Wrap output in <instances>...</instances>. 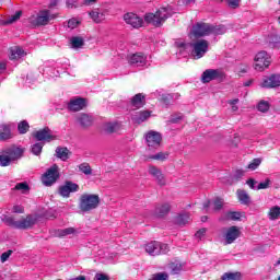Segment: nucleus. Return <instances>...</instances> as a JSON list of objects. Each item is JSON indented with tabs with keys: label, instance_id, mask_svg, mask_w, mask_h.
Instances as JSON below:
<instances>
[{
	"label": "nucleus",
	"instance_id": "bb28decb",
	"mask_svg": "<svg viewBox=\"0 0 280 280\" xmlns=\"http://www.w3.org/2000/svg\"><path fill=\"white\" fill-rule=\"evenodd\" d=\"M70 45L72 49H80L81 47H84V38L80 36H74L70 39Z\"/></svg>",
	"mask_w": 280,
	"mask_h": 280
},
{
	"label": "nucleus",
	"instance_id": "6ab92c4d",
	"mask_svg": "<svg viewBox=\"0 0 280 280\" xmlns=\"http://www.w3.org/2000/svg\"><path fill=\"white\" fill-rule=\"evenodd\" d=\"M241 235V232L237 226L233 225L230 226L229 230L226 231V244H232L235 242Z\"/></svg>",
	"mask_w": 280,
	"mask_h": 280
},
{
	"label": "nucleus",
	"instance_id": "412c9836",
	"mask_svg": "<svg viewBox=\"0 0 280 280\" xmlns=\"http://www.w3.org/2000/svg\"><path fill=\"white\" fill-rule=\"evenodd\" d=\"M131 106L132 108H143L145 106V96L141 93L136 94L131 98Z\"/></svg>",
	"mask_w": 280,
	"mask_h": 280
},
{
	"label": "nucleus",
	"instance_id": "c85d7f7f",
	"mask_svg": "<svg viewBox=\"0 0 280 280\" xmlns=\"http://www.w3.org/2000/svg\"><path fill=\"white\" fill-rule=\"evenodd\" d=\"M121 128V125L119 122H107L104 126L105 132H108L109 135L113 132H117Z\"/></svg>",
	"mask_w": 280,
	"mask_h": 280
},
{
	"label": "nucleus",
	"instance_id": "423d86ee",
	"mask_svg": "<svg viewBox=\"0 0 280 280\" xmlns=\"http://www.w3.org/2000/svg\"><path fill=\"white\" fill-rule=\"evenodd\" d=\"M272 62L270 55L266 50L258 51L254 57L255 71H266Z\"/></svg>",
	"mask_w": 280,
	"mask_h": 280
},
{
	"label": "nucleus",
	"instance_id": "f8f14e48",
	"mask_svg": "<svg viewBox=\"0 0 280 280\" xmlns=\"http://www.w3.org/2000/svg\"><path fill=\"white\" fill-rule=\"evenodd\" d=\"M222 78H224V73L222 71L215 69H208L205 70L201 74V82L203 84H207L209 82H212V80H220Z\"/></svg>",
	"mask_w": 280,
	"mask_h": 280
},
{
	"label": "nucleus",
	"instance_id": "aec40b11",
	"mask_svg": "<svg viewBox=\"0 0 280 280\" xmlns=\"http://www.w3.org/2000/svg\"><path fill=\"white\" fill-rule=\"evenodd\" d=\"M77 121L82 128H89V126H93V116L89 114H79L77 116Z\"/></svg>",
	"mask_w": 280,
	"mask_h": 280
},
{
	"label": "nucleus",
	"instance_id": "f704fd0d",
	"mask_svg": "<svg viewBox=\"0 0 280 280\" xmlns=\"http://www.w3.org/2000/svg\"><path fill=\"white\" fill-rule=\"evenodd\" d=\"M168 269L171 275H178L182 271V264L180 262H170Z\"/></svg>",
	"mask_w": 280,
	"mask_h": 280
},
{
	"label": "nucleus",
	"instance_id": "58836bf2",
	"mask_svg": "<svg viewBox=\"0 0 280 280\" xmlns=\"http://www.w3.org/2000/svg\"><path fill=\"white\" fill-rule=\"evenodd\" d=\"M261 165V158L254 159L246 167V170H249V172H255L257 167Z\"/></svg>",
	"mask_w": 280,
	"mask_h": 280
},
{
	"label": "nucleus",
	"instance_id": "7ed1b4c3",
	"mask_svg": "<svg viewBox=\"0 0 280 280\" xmlns=\"http://www.w3.org/2000/svg\"><path fill=\"white\" fill-rule=\"evenodd\" d=\"M173 12L170 7L167 8H160L155 14L154 13H147L144 16V21L154 25L155 27H161L170 16H172Z\"/></svg>",
	"mask_w": 280,
	"mask_h": 280
},
{
	"label": "nucleus",
	"instance_id": "a19ab883",
	"mask_svg": "<svg viewBox=\"0 0 280 280\" xmlns=\"http://www.w3.org/2000/svg\"><path fill=\"white\" fill-rule=\"evenodd\" d=\"M18 130L20 135H25L30 130V124L26 120H22L18 125Z\"/></svg>",
	"mask_w": 280,
	"mask_h": 280
},
{
	"label": "nucleus",
	"instance_id": "1a4fd4ad",
	"mask_svg": "<svg viewBox=\"0 0 280 280\" xmlns=\"http://www.w3.org/2000/svg\"><path fill=\"white\" fill-rule=\"evenodd\" d=\"M211 34V25L207 23H197L192 26L189 34L190 38H202V36H209Z\"/></svg>",
	"mask_w": 280,
	"mask_h": 280
},
{
	"label": "nucleus",
	"instance_id": "bf43d9fd",
	"mask_svg": "<svg viewBox=\"0 0 280 280\" xmlns=\"http://www.w3.org/2000/svg\"><path fill=\"white\" fill-rule=\"evenodd\" d=\"M155 183H158L160 186H165L166 180L164 176H158L155 177Z\"/></svg>",
	"mask_w": 280,
	"mask_h": 280
},
{
	"label": "nucleus",
	"instance_id": "f3484780",
	"mask_svg": "<svg viewBox=\"0 0 280 280\" xmlns=\"http://www.w3.org/2000/svg\"><path fill=\"white\" fill-rule=\"evenodd\" d=\"M86 106V100L84 98H73L70 101L68 108L72 110V113H78V110H82Z\"/></svg>",
	"mask_w": 280,
	"mask_h": 280
},
{
	"label": "nucleus",
	"instance_id": "69168bd1",
	"mask_svg": "<svg viewBox=\"0 0 280 280\" xmlns=\"http://www.w3.org/2000/svg\"><path fill=\"white\" fill-rule=\"evenodd\" d=\"M177 47H180L182 49H188L189 44L183 43V42H177Z\"/></svg>",
	"mask_w": 280,
	"mask_h": 280
},
{
	"label": "nucleus",
	"instance_id": "37998d69",
	"mask_svg": "<svg viewBox=\"0 0 280 280\" xmlns=\"http://www.w3.org/2000/svg\"><path fill=\"white\" fill-rule=\"evenodd\" d=\"M225 33H226V27H224L223 25H219V26L211 25V34H214L215 36H220Z\"/></svg>",
	"mask_w": 280,
	"mask_h": 280
},
{
	"label": "nucleus",
	"instance_id": "ddd939ff",
	"mask_svg": "<svg viewBox=\"0 0 280 280\" xmlns=\"http://www.w3.org/2000/svg\"><path fill=\"white\" fill-rule=\"evenodd\" d=\"M128 62L131 67H145L148 65V57L142 52H136L128 56Z\"/></svg>",
	"mask_w": 280,
	"mask_h": 280
},
{
	"label": "nucleus",
	"instance_id": "864d4df0",
	"mask_svg": "<svg viewBox=\"0 0 280 280\" xmlns=\"http://www.w3.org/2000/svg\"><path fill=\"white\" fill-rule=\"evenodd\" d=\"M149 174H151V176H161L162 173L156 166H150Z\"/></svg>",
	"mask_w": 280,
	"mask_h": 280
},
{
	"label": "nucleus",
	"instance_id": "6e6d98bb",
	"mask_svg": "<svg viewBox=\"0 0 280 280\" xmlns=\"http://www.w3.org/2000/svg\"><path fill=\"white\" fill-rule=\"evenodd\" d=\"M93 280H110L109 276L103 275V273H97L94 276Z\"/></svg>",
	"mask_w": 280,
	"mask_h": 280
},
{
	"label": "nucleus",
	"instance_id": "f03ea898",
	"mask_svg": "<svg viewBox=\"0 0 280 280\" xmlns=\"http://www.w3.org/2000/svg\"><path fill=\"white\" fill-rule=\"evenodd\" d=\"M23 152H24L23 149L16 145H11L3 149L0 152L1 167H8V165H12V163H14L15 161H19V159H22Z\"/></svg>",
	"mask_w": 280,
	"mask_h": 280
},
{
	"label": "nucleus",
	"instance_id": "4c0bfd02",
	"mask_svg": "<svg viewBox=\"0 0 280 280\" xmlns=\"http://www.w3.org/2000/svg\"><path fill=\"white\" fill-rule=\"evenodd\" d=\"M269 218L271 221H276V220L280 219V207L279 206H275L270 209Z\"/></svg>",
	"mask_w": 280,
	"mask_h": 280
},
{
	"label": "nucleus",
	"instance_id": "20e7f679",
	"mask_svg": "<svg viewBox=\"0 0 280 280\" xmlns=\"http://www.w3.org/2000/svg\"><path fill=\"white\" fill-rule=\"evenodd\" d=\"M54 19H56V14L51 13V11L47 9H44L38 12H34L28 18V23L34 27H40L43 25H49Z\"/></svg>",
	"mask_w": 280,
	"mask_h": 280
},
{
	"label": "nucleus",
	"instance_id": "774afa93",
	"mask_svg": "<svg viewBox=\"0 0 280 280\" xmlns=\"http://www.w3.org/2000/svg\"><path fill=\"white\" fill-rule=\"evenodd\" d=\"M71 280H86V276H78L77 278Z\"/></svg>",
	"mask_w": 280,
	"mask_h": 280
},
{
	"label": "nucleus",
	"instance_id": "4d7b16f0",
	"mask_svg": "<svg viewBox=\"0 0 280 280\" xmlns=\"http://www.w3.org/2000/svg\"><path fill=\"white\" fill-rule=\"evenodd\" d=\"M67 8H78V0H67Z\"/></svg>",
	"mask_w": 280,
	"mask_h": 280
},
{
	"label": "nucleus",
	"instance_id": "052dcab7",
	"mask_svg": "<svg viewBox=\"0 0 280 280\" xmlns=\"http://www.w3.org/2000/svg\"><path fill=\"white\" fill-rule=\"evenodd\" d=\"M246 184L249 186L250 189H255V185L257 184V180L249 178Z\"/></svg>",
	"mask_w": 280,
	"mask_h": 280
},
{
	"label": "nucleus",
	"instance_id": "3c124183",
	"mask_svg": "<svg viewBox=\"0 0 280 280\" xmlns=\"http://www.w3.org/2000/svg\"><path fill=\"white\" fill-rule=\"evenodd\" d=\"M269 185H270V179L267 178V179H265V182L259 183L258 186L256 187V189H257V190H260V189H268V188H269Z\"/></svg>",
	"mask_w": 280,
	"mask_h": 280
},
{
	"label": "nucleus",
	"instance_id": "0eeeda50",
	"mask_svg": "<svg viewBox=\"0 0 280 280\" xmlns=\"http://www.w3.org/2000/svg\"><path fill=\"white\" fill-rule=\"evenodd\" d=\"M145 253L151 256L165 255L170 252V247L165 243H160L158 241H153L151 243L145 244Z\"/></svg>",
	"mask_w": 280,
	"mask_h": 280
},
{
	"label": "nucleus",
	"instance_id": "a878e982",
	"mask_svg": "<svg viewBox=\"0 0 280 280\" xmlns=\"http://www.w3.org/2000/svg\"><path fill=\"white\" fill-rule=\"evenodd\" d=\"M69 154H71V152H69V149L67 148L59 147L56 149V156L61 161H69Z\"/></svg>",
	"mask_w": 280,
	"mask_h": 280
},
{
	"label": "nucleus",
	"instance_id": "6e6552de",
	"mask_svg": "<svg viewBox=\"0 0 280 280\" xmlns=\"http://www.w3.org/2000/svg\"><path fill=\"white\" fill-rule=\"evenodd\" d=\"M149 150H159L163 141V136L159 131L150 130L144 135Z\"/></svg>",
	"mask_w": 280,
	"mask_h": 280
},
{
	"label": "nucleus",
	"instance_id": "c756f323",
	"mask_svg": "<svg viewBox=\"0 0 280 280\" xmlns=\"http://www.w3.org/2000/svg\"><path fill=\"white\" fill-rule=\"evenodd\" d=\"M90 16L94 21V23H102V21L106 19V15L100 11H91Z\"/></svg>",
	"mask_w": 280,
	"mask_h": 280
},
{
	"label": "nucleus",
	"instance_id": "7c9ffc66",
	"mask_svg": "<svg viewBox=\"0 0 280 280\" xmlns=\"http://www.w3.org/2000/svg\"><path fill=\"white\" fill-rule=\"evenodd\" d=\"M77 233V230L74 228H68L65 230H56V236L57 237H65L67 235H74Z\"/></svg>",
	"mask_w": 280,
	"mask_h": 280
},
{
	"label": "nucleus",
	"instance_id": "338daca9",
	"mask_svg": "<svg viewBox=\"0 0 280 280\" xmlns=\"http://www.w3.org/2000/svg\"><path fill=\"white\" fill-rule=\"evenodd\" d=\"M2 71H5V62L0 63V73H2Z\"/></svg>",
	"mask_w": 280,
	"mask_h": 280
},
{
	"label": "nucleus",
	"instance_id": "49530a36",
	"mask_svg": "<svg viewBox=\"0 0 280 280\" xmlns=\"http://www.w3.org/2000/svg\"><path fill=\"white\" fill-rule=\"evenodd\" d=\"M228 104H230L233 113H237V110H240V107L237 106V104H240V98H234L228 102Z\"/></svg>",
	"mask_w": 280,
	"mask_h": 280
},
{
	"label": "nucleus",
	"instance_id": "5701e85b",
	"mask_svg": "<svg viewBox=\"0 0 280 280\" xmlns=\"http://www.w3.org/2000/svg\"><path fill=\"white\" fill-rule=\"evenodd\" d=\"M0 139L2 141L12 139V130L10 129V125H0Z\"/></svg>",
	"mask_w": 280,
	"mask_h": 280
},
{
	"label": "nucleus",
	"instance_id": "72a5a7b5",
	"mask_svg": "<svg viewBox=\"0 0 280 280\" xmlns=\"http://www.w3.org/2000/svg\"><path fill=\"white\" fill-rule=\"evenodd\" d=\"M78 167L85 176H91V174H93V168H91V165L86 162L81 163Z\"/></svg>",
	"mask_w": 280,
	"mask_h": 280
},
{
	"label": "nucleus",
	"instance_id": "f257e3e1",
	"mask_svg": "<svg viewBox=\"0 0 280 280\" xmlns=\"http://www.w3.org/2000/svg\"><path fill=\"white\" fill-rule=\"evenodd\" d=\"M3 222L11 229L28 230L34 228L37 222V218L34 214H27L25 218L20 220H15L14 217H4Z\"/></svg>",
	"mask_w": 280,
	"mask_h": 280
},
{
	"label": "nucleus",
	"instance_id": "dca6fc26",
	"mask_svg": "<svg viewBox=\"0 0 280 280\" xmlns=\"http://www.w3.org/2000/svg\"><path fill=\"white\" fill-rule=\"evenodd\" d=\"M260 86L261 89H277V86H280V75L272 74L270 77H266L262 79Z\"/></svg>",
	"mask_w": 280,
	"mask_h": 280
},
{
	"label": "nucleus",
	"instance_id": "9b49d317",
	"mask_svg": "<svg viewBox=\"0 0 280 280\" xmlns=\"http://www.w3.org/2000/svg\"><path fill=\"white\" fill-rule=\"evenodd\" d=\"M80 190V186H78L72 180H66L62 186H59V195L62 198H69L71 194Z\"/></svg>",
	"mask_w": 280,
	"mask_h": 280
},
{
	"label": "nucleus",
	"instance_id": "13d9d810",
	"mask_svg": "<svg viewBox=\"0 0 280 280\" xmlns=\"http://www.w3.org/2000/svg\"><path fill=\"white\" fill-rule=\"evenodd\" d=\"M166 279H167V275L158 273V275L153 276V278L151 280H166Z\"/></svg>",
	"mask_w": 280,
	"mask_h": 280
},
{
	"label": "nucleus",
	"instance_id": "8fccbe9b",
	"mask_svg": "<svg viewBox=\"0 0 280 280\" xmlns=\"http://www.w3.org/2000/svg\"><path fill=\"white\" fill-rule=\"evenodd\" d=\"M15 189L16 190H23V192H24V191L30 190V186L26 182H23V183L16 184Z\"/></svg>",
	"mask_w": 280,
	"mask_h": 280
},
{
	"label": "nucleus",
	"instance_id": "b1692460",
	"mask_svg": "<svg viewBox=\"0 0 280 280\" xmlns=\"http://www.w3.org/2000/svg\"><path fill=\"white\" fill-rule=\"evenodd\" d=\"M171 212V206L170 203H165V205H162V206H159L158 208H155V215L159 217V218H163L167 214H170Z\"/></svg>",
	"mask_w": 280,
	"mask_h": 280
},
{
	"label": "nucleus",
	"instance_id": "cd10ccee",
	"mask_svg": "<svg viewBox=\"0 0 280 280\" xmlns=\"http://www.w3.org/2000/svg\"><path fill=\"white\" fill-rule=\"evenodd\" d=\"M59 176H42L40 182L46 187H51L58 182Z\"/></svg>",
	"mask_w": 280,
	"mask_h": 280
},
{
	"label": "nucleus",
	"instance_id": "79ce46f5",
	"mask_svg": "<svg viewBox=\"0 0 280 280\" xmlns=\"http://www.w3.org/2000/svg\"><path fill=\"white\" fill-rule=\"evenodd\" d=\"M45 143L44 142H37L32 145V153L35 154V156H38L43 152Z\"/></svg>",
	"mask_w": 280,
	"mask_h": 280
},
{
	"label": "nucleus",
	"instance_id": "5fc2aeb1",
	"mask_svg": "<svg viewBox=\"0 0 280 280\" xmlns=\"http://www.w3.org/2000/svg\"><path fill=\"white\" fill-rule=\"evenodd\" d=\"M11 255H13V250L12 249H8L7 252L2 253V255H1V262L8 261L9 257Z\"/></svg>",
	"mask_w": 280,
	"mask_h": 280
},
{
	"label": "nucleus",
	"instance_id": "09e8293b",
	"mask_svg": "<svg viewBox=\"0 0 280 280\" xmlns=\"http://www.w3.org/2000/svg\"><path fill=\"white\" fill-rule=\"evenodd\" d=\"M223 203H224V199L222 198H217L214 199V210L219 211V210H222L223 209Z\"/></svg>",
	"mask_w": 280,
	"mask_h": 280
},
{
	"label": "nucleus",
	"instance_id": "de8ad7c7",
	"mask_svg": "<svg viewBox=\"0 0 280 280\" xmlns=\"http://www.w3.org/2000/svg\"><path fill=\"white\" fill-rule=\"evenodd\" d=\"M225 2L231 10L240 8V0H225Z\"/></svg>",
	"mask_w": 280,
	"mask_h": 280
},
{
	"label": "nucleus",
	"instance_id": "c9c22d12",
	"mask_svg": "<svg viewBox=\"0 0 280 280\" xmlns=\"http://www.w3.org/2000/svg\"><path fill=\"white\" fill-rule=\"evenodd\" d=\"M82 23V19L80 18H71L68 20V27L69 30H75L77 27H80Z\"/></svg>",
	"mask_w": 280,
	"mask_h": 280
},
{
	"label": "nucleus",
	"instance_id": "680f3d73",
	"mask_svg": "<svg viewBox=\"0 0 280 280\" xmlns=\"http://www.w3.org/2000/svg\"><path fill=\"white\" fill-rule=\"evenodd\" d=\"M97 3V0H83V5H95Z\"/></svg>",
	"mask_w": 280,
	"mask_h": 280
},
{
	"label": "nucleus",
	"instance_id": "603ef678",
	"mask_svg": "<svg viewBox=\"0 0 280 280\" xmlns=\"http://www.w3.org/2000/svg\"><path fill=\"white\" fill-rule=\"evenodd\" d=\"M228 217L232 221H240L241 220V212H229Z\"/></svg>",
	"mask_w": 280,
	"mask_h": 280
},
{
	"label": "nucleus",
	"instance_id": "4468645a",
	"mask_svg": "<svg viewBox=\"0 0 280 280\" xmlns=\"http://www.w3.org/2000/svg\"><path fill=\"white\" fill-rule=\"evenodd\" d=\"M33 137L37 141H46L47 143H49V141H54L56 139V136L51 135V129L48 127L40 129L38 131H35L33 133Z\"/></svg>",
	"mask_w": 280,
	"mask_h": 280
},
{
	"label": "nucleus",
	"instance_id": "e433bc0d",
	"mask_svg": "<svg viewBox=\"0 0 280 280\" xmlns=\"http://www.w3.org/2000/svg\"><path fill=\"white\" fill-rule=\"evenodd\" d=\"M153 161H167L170 159L168 152H159L150 156Z\"/></svg>",
	"mask_w": 280,
	"mask_h": 280
},
{
	"label": "nucleus",
	"instance_id": "ea45409f",
	"mask_svg": "<svg viewBox=\"0 0 280 280\" xmlns=\"http://www.w3.org/2000/svg\"><path fill=\"white\" fill-rule=\"evenodd\" d=\"M190 218L188 213L180 214L176 218L177 225H186L189 222Z\"/></svg>",
	"mask_w": 280,
	"mask_h": 280
},
{
	"label": "nucleus",
	"instance_id": "2eb2a0df",
	"mask_svg": "<svg viewBox=\"0 0 280 280\" xmlns=\"http://www.w3.org/2000/svg\"><path fill=\"white\" fill-rule=\"evenodd\" d=\"M124 21L127 23V25H131V27H135L136 30L143 26V19L136 13H126L124 15Z\"/></svg>",
	"mask_w": 280,
	"mask_h": 280
},
{
	"label": "nucleus",
	"instance_id": "a18cd8bd",
	"mask_svg": "<svg viewBox=\"0 0 280 280\" xmlns=\"http://www.w3.org/2000/svg\"><path fill=\"white\" fill-rule=\"evenodd\" d=\"M257 109L260 113H268V110H270V103L266 102V101H260L258 103Z\"/></svg>",
	"mask_w": 280,
	"mask_h": 280
},
{
	"label": "nucleus",
	"instance_id": "2f4dec72",
	"mask_svg": "<svg viewBox=\"0 0 280 280\" xmlns=\"http://www.w3.org/2000/svg\"><path fill=\"white\" fill-rule=\"evenodd\" d=\"M241 279H242V275H241L240 271H236V272H225L221 277V280H241Z\"/></svg>",
	"mask_w": 280,
	"mask_h": 280
},
{
	"label": "nucleus",
	"instance_id": "e2e57ef3",
	"mask_svg": "<svg viewBox=\"0 0 280 280\" xmlns=\"http://www.w3.org/2000/svg\"><path fill=\"white\" fill-rule=\"evenodd\" d=\"M13 212L22 214L24 212V209L20 206H13Z\"/></svg>",
	"mask_w": 280,
	"mask_h": 280
},
{
	"label": "nucleus",
	"instance_id": "0e129e2a",
	"mask_svg": "<svg viewBox=\"0 0 280 280\" xmlns=\"http://www.w3.org/2000/svg\"><path fill=\"white\" fill-rule=\"evenodd\" d=\"M206 233H207V229H201V230H198V231H197L196 236L200 238V237L203 236Z\"/></svg>",
	"mask_w": 280,
	"mask_h": 280
},
{
	"label": "nucleus",
	"instance_id": "39448f33",
	"mask_svg": "<svg viewBox=\"0 0 280 280\" xmlns=\"http://www.w3.org/2000/svg\"><path fill=\"white\" fill-rule=\"evenodd\" d=\"M100 205V197L96 194L84 192L79 198V209L82 212H90L97 209Z\"/></svg>",
	"mask_w": 280,
	"mask_h": 280
},
{
	"label": "nucleus",
	"instance_id": "4be33fe9",
	"mask_svg": "<svg viewBox=\"0 0 280 280\" xmlns=\"http://www.w3.org/2000/svg\"><path fill=\"white\" fill-rule=\"evenodd\" d=\"M151 115H152V112L142 110V112H139L137 115H135L132 119L136 124H143V121H148V119H150Z\"/></svg>",
	"mask_w": 280,
	"mask_h": 280
},
{
	"label": "nucleus",
	"instance_id": "a211bd4d",
	"mask_svg": "<svg viewBox=\"0 0 280 280\" xmlns=\"http://www.w3.org/2000/svg\"><path fill=\"white\" fill-rule=\"evenodd\" d=\"M25 56H27V52H25L23 48L19 46H13L10 48V60H21V58H25Z\"/></svg>",
	"mask_w": 280,
	"mask_h": 280
},
{
	"label": "nucleus",
	"instance_id": "393cba45",
	"mask_svg": "<svg viewBox=\"0 0 280 280\" xmlns=\"http://www.w3.org/2000/svg\"><path fill=\"white\" fill-rule=\"evenodd\" d=\"M237 200H240L241 203L248 206L250 202V198L248 194L245 190L237 189L236 190Z\"/></svg>",
	"mask_w": 280,
	"mask_h": 280
},
{
	"label": "nucleus",
	"instance_id": "9d476101",
	"mask_svg": "<svg viewBox=\"0 0 280 280\" xmlns=\"http://www.w3.org/2000/svg\"><path fill=\"white\" fill-rule=\"evenodd\" d=\"M207 51H209V42L201 39L192 44L191 56L195 58V60H200V58H202Z\"/></svg>",
	"mask_w": 280,
	"mask_h": 280
},
{
	"label": "nucleus",
	"instance_id": "473e14b6",
	"mask_svg": "<svg viewBox=\"0 0 280 280\" xmlns=\"http://www.w3.org/2000/svg\"><path fill=\"white\" fill-rule=\"evenodd\" d=\"M43 176H60V167L54 164L43 174Z\"/></svg>",
	"mask_w": 280,
	"mask_h": 280
},
{
	"label": "nucleus",
	"instance_id": "c03bdc74",
	"mask_svg": "<svg viewBox=\"0 0 280 280\" xmlns=\"http://www.w3.org/2000/svg\"><path fill=\"white\" fill-rule=\"evenodd\" d=\"M21 11H18L15 14L11 15L8 20L4 21V25H12V23H16L19 19H21Z\"/></svg>",
	"mask_w": 280,
	"mask_h": 280
}]
</instances>
